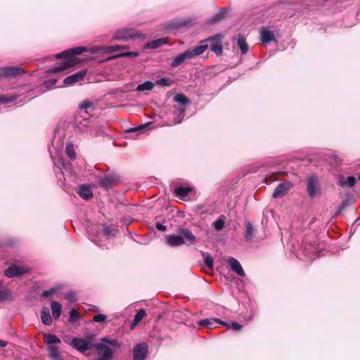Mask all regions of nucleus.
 I'll use <instances>...</instances> for the list:
<instances>
[{"label": "nucleus", "instance_id": "1", "mask_svg": "<svg viewBox=\"0 0 360 360\" xmlns=\"http://www.w3.org/2000/svg\"><path fill=\"white\" fill-rule=\"evenodd\" d=\"M87 51V49L84 46H78L72 49H67L57 55L58 58H67L63 61L60 65L53 68L52 72L54 73L60 72L66 69L74 67L77 65L80 60L74 56L79 55L83 52Z\"/></svg>", "mask_w": 360, "mask_h": 360}, {"label": "nucleus", "instance_id": "2", "mask_svg": "<svg viewBox=\"0 0 360 360\" xmlns=\"http://www.w3.org/2000/svg\"><path fill=\"white\" fill-rule=\"evenodd\" d=\"M223 35L217 34L200 41L201 44L210 42V48L217 56H220L223 51L222 39Z\"/></svg>", "mask_w": 360, "mask_h": 360}, {"label": "nucleus", "instance_id": "3", "mask_svg": "<svg viewBox=\"0 0 360 360\" xmlns=\"http://www.w3.org/2000/svg\"><path fill=\"white\" fill-rule=\"evenodd\" d=\"M142 34L132 28H125L117 30L113 37V39L118 40L127 41L129 39H136L141 37Z\"/></svg>", "mask_w": 360, "mask_h": 360}, {"label": "nucleus", "instance_id": "4", "mask_svg": "<svg viewBox=\"0 0 360 360\" xmlns=\"http://www.w3.org/2000/svg\"><path fill=\"white\" fill-rule=\"evenodd\" d=\"M98 358L96 360H112L113 357V351L108 345L103 343H97L94 345Z\"/></svg>", "mask_w": 360, "mask_h": 360}, {"label": "nucleus", "instance_id": "5", "mask_svg": "<svg viewBox=\"0 0 360 360\" xmlns=\"http://www.w3.org/2000/svg\"><path fill=\"white\" fill-rule=\"evenodd\" d=\"M72 346L81 352H84L88 349L94 347L92 340L91 339L86 340L79 338H75L72 340Z\"/></svg>", "mask_w": 360, "mask_h": 360}, {"label": "nucleus", "instance_id": "6", "mask_svg": "<svg viewBox=\"0 0 360 360\" xmlns=\"http://www.w3.org/2000/svg\"><path fill=\"white\" fill-rule=\"evenodd\" d=\"M86 73L87 70L86 69H82L76 73L65 77L63 80V84L65 86H70L82 82L86 77Z\"/></svg>", "mask_w": 360, "mask_h": 360}, {"label": "nucleus", "instance_id": "7", "mask_svg": "<svg viewBox=\"0 0 360 360\" xmlns=\"http://www.w3.org/2000/svg\"><path fill=\"white\" fill-rule=\"evenodd\" d=\"M25 71L20 67H4L0 68V77L11 79L18 75L24 74Z\"/></svg>", "mask_w": 360, "mask_h": 360}, {"label": "nucleus", "instance_id": "8", "mask_svg": "<svg viewBox=\"0 0 360 360\" xmlns=\"http://www.w3.org/2000/svg\"><path fill=\"white\" fill-rule=\"evenodd\" d=\"M148 347L146 342L137 344L133 349L134 360H144L148 355Z\"/></svg>", "mask_w": 360, "mask_h": 360}, {"label": "nucleus", "instance_id": "9", "mask_svg": "<svg viewBox=\"0 0 360 360\" xmlns=\"http://www.w3.org/2000/svg\"><path fill=\"white\" fill-rule=\"evenodd\" d=\"M28 271V268L22 266L11 265L5 270L4 274L8 278L22 276Z\"/></svg>", "mask_w": 360, "mask_h": 360}, {"label": "nucleus", "instance_id": "10", "mask_svg": "<svg viewBox=\"0 0 360 360\" xmlns=\"http://www.w3.org/2000/svg\"><path fill=\"white\" fill-rule=\"evenodd\" d=\"M292 186V184L290 181H285L279 184L274 191L272 196L274 198H278L284 196L288 190Z\"/></svg>", "mask_w": 360, "mask_h": 360}, {"label": "nucleus", "instance_id": "11", "mask_svg": "<svg viewBox=\"0 0 360 360\" xmlns=\"http://www.w3.org/2000/svg\"><path fill=\"white\" fill-rule=\"evenodd\" d=\"M117 184V179L116 177L110 174H105L99 179L100 186L106 190H108Z\"/></svg>", "mask_w": 360, "mask_h": 360}, {"label": "nucleus", "instance_id": "12", "mask_svg": "<svg viewBox=\"0 0 360 360\" xmlns=\"http://www.w3.org/2000/svg\"><path fill=\"white\" fill-rule=\"evenodd\" d=\"M217 323H219L224 326H229L228 323L218 319H205L198 322L199 326L209 329H212L216 327Z\"/></svg>", "mask_w": 360, "mask_h": 360}, {"label": "nucleus", "instance_id": "13", "mask_svg": "<svg viewBox=\"0 0 360 360\" xmlns=\"http://www.w3.org/2000/svg\"><path fill=\"white\" fill-rule=\"evenodd\" d=\"M318 178L316 176H311L307 179V191L311 198H314L316 194Z\"/></svg>", "mask_w": 360, "mask_h": 360}, {"label": "nucleus", "instance_id": "14", "mask_svg": "<svg viewBox=\"0 0 360 360\" xmlns=\"http://www.w3.org/2000/svg\"><path fill=\"white\" fill-rule=\"evenodd\" d=\"M227 263L231 266V269L236 272L240 276H244L245 275V271L241 266L240 262L233 257H229L227 259Z\"/></svg>", "mask_w": 360, "mask_h": 360}, {"label": "nucleus", "instance_id": "15", "mask_svg": "<svg viewBox=\"0 0 360 360\" xmlns=\"http://www.w3.org/2000/svg\"><path fill=\"white\" fill-rule=\"evenodd\" d=\"M179 233L185 238V243L187 245H193L196 243V238L191 231L188 229H179Z\"/></svg>", "mask_w": 360, "mask_h": 360}, {"label": "nucleus", "instance_id": "16", "mask_svg": "<svg viewBox=\"0 0 360 360\" xmlns=\"http://www.w3.org/2000/svg\"><path fill=\"white\" fill-rule=\"evenodd\" d=\"M77 193L84 200H90L93 198V192L91 187L86 184L79 185Z\"/></svg>", "mask_w": 360, "mask_h": 360}, {"label": "nucleus", "instance_id": "17", "mask_svg": "<svg viewBox=\"0 0 360 360\" xmlns=\"http://www.w3.org/2000/svg\"><path fill=\"white\" fill-rule=\"evenodd\" d=\"M167 243L171 247H177L184 244L185 240L181 236L173 234L167 237Z\"/></svg>", "mask_w": 360, "mask_h": 360}, {"label": "nucleus", "instance_id": "18", "mask_svg": "<svg viewBox=\"0 0 360 360\" xmlns=\"http://www.w3.org/2000/svg\"><path fill=\"white\" fill-rule=\"evenodd\" d=\"M191 53H188V50L185 52L178 55L176 57L174 58L172 62L171 63L172 67H177L182 64L186 60L191 59Z\"/></svg>", "mask_w": 360, "mask_h": 360}, {"label": "nucleus", "instance_id": "19", "mask_svg": "<svg viewBox=\"0 0 360 360\" xmlns=\"http://www.w3.org/2000/svg\"><path fill=\"white\" fill-rule=\"evenodd\" d=\"M189 20L186 19H175L168 23L167 27L171 30H178L179 28L187 26Z\"/></svg>", "mask_w": 360, "mask_h": 360}, {"label": "nucleus", "instance_id": "20", "mask_svg": "<svg viewBox=\"0 0 360 360\" xmlns=\"http://www.w3.org/2000/svg\"><path fill=\"white\" fill-rule=\"evenodd\" d=\"M260 37L261 41L264 44H269L276 39L274 33L264 27H262L260 30Z\"/></svg>", "mask_w": 360, "mask_h": 360}, {"label": "nucleus", "instance_id": "21", "mask_svg": "<svg viewBox=\"0 0 360 360\" xmlns=\"http://www.w3.org/2000/svg\"><path fill=\"white\" fill-rule=\"evenodd\" d=\"M255 232V227L251 221H247L245 223V239L248 241H251L254 237Z\"/></svg>", "mask_w": 360, "mask_h": 360}, {"label": "nucleus", "instance_id": "22", "mask_svg": "<svg viewBox=\"0 0 360 360\" xmlns=\"http://www.w3.org/2000/svg\"><path fill=\"white\" fill-rule=\"evenodd\" d=\"M41 320L42 323L46 326H50L52 323V318L50 315V311L46 307H44L41 309Z\"/></svg>", "mask_w": 360, "mask_h": 360}, {"label": "nucleus", "instance_id": "23", "mask_svg": "<svg viewBox=\"0 0 360 360\" xmlns=\"http://www.w3.org/2000/svg\"><path fill=\"white\" fill-rule=\"evenodd\" d=\"M208 48V44L206 43L201 44L200 46H195L192 49H188V51L191 53V58L200 56Z\"/></svg>", "mask_w": 360, "mask_h": 360}, {"label": "nucleus", "instance_id": "24", "mask_svg": "<svg viewBox=\"0 0 360 360\" xmlns=\"http://www.w3.org/2000/svg\"><path fill=\"white\" fill-rule=\"evenodd\" d=\"M237 46L240 48L242 54H246L249 50V46L246 41L245 37L239 34L236 41Z\"/></svg>", "mask_w": 360, "mask_h": 360}, {"label": "nucleus", "instance_id": "25", "mask_svg": "<svg viewBox=\"0 0 360 360\" xmlns=\"http://www.w3.org/2000/svg\"><path fill=\"white\" fill-rule=\"evenodd\" d=\"M51 308L53 319H58L61 314L62 305L57 301H52Z\"/></svg>", "mask_w": 360, "mask_h": 360}, {"label": "nucleus", "instance_id": "26", "mask_svg": "<svg viewBox=\"0 0 360 360\" xmlns=\"http://www.w3.org/2000/svg\"><path fill=\"white\" fill-rule=\"evenodd\" d=\"M192 191L191 187H178L174 190V194L179 198H184L189 195Z\"/></svg>", "mask_w": 360, "mask_h": 360}, {"label": "nucleus", "instance_id": "27", "mask_svg": "<svg viewBox=\"0 0 360 360\" xmlns=\"http://www.w3.org/2000/svg\"><path fill=\"white\" fill-rule=\"evenodd\" d=\"M44 342L48 346L53 345V344H59L61 342L60 340L53 334H45L44 337Z\"/></svg>", "mask_w": 360, "mask_h": 360}, {"label": "nucleus", "instance_id": "28", "mask_svg": "<svg viewBox=\"0 0 360 360\" xmlns=\"http://www.w3.org/2000/svg\"><path fill=\"white\" fill-rule=\"evenodd\" d=\"M154 83L150 81H146L143 84H139L136 87L138 91H150L154 88Z\"/></svg>", "mask_w": 360, "mask_h": 360}, {"label": "nucleus", "instance_id": "29", "mask_svg": "<svg viewBox=\"0 0 360 360\" xmlns=\"http://www.w3.org/2000/svg\"><path fill=\"white\" fill-rule=\"evenodd\" d=\"M146 315V313L144 309H139L134 316L132 326L138 325Z\"/></svg>", "mask_w": 360, "mask_h": 360}, {"label": "nucleus", "instance_id": "30", "mask_svg": "<svg viewBox=\"0 0 360 360\" xmlns=\"http://www.w3.org/2000/svg\"><path fill=\"white\" fill-rule=\"evenodd\" d=\"M140 55L139 51H127L109 58L108 60L115 59L122 57H138Z\"/></svg>", "mask_w": 360, "mask_h": 360}, {"label": "nucleus", "instance_id": "31", "mask_svg": "<svg viewBox=\"0 0 360 360\" xmlns=\"http://www.w3.org/2000/svg\"><path fill=\"white\" fill-rule=\"evenodd\" d=\"M356 178L353 176H348L345 181H340L339 185L342 187L348 186L349 187H353L356 184Z\"/></svg>", "mask_w": 360, "mask_h": 360}, {"label": "nucleus", "instance_id": "32", "mask_svg": "<svg viewBox=\"0 0 360 360\" xmlns=\"http://www.w3.org/2000/svg\"><path fill=\"white\" fill-rule=\"evenodd\" d=\"M225 14H226V9L221 8V11L212 16L211 19L212 23H217L220 21H221L223 19L225 18Z\"/></svg>", "mask_w": 360, "mask_h": 360}, {"label": "nucleus", "instance_id": "33", "mask_svg": "<svg viewBox=\"0 0 360 360\" xmlns=\"http://www.w3.org/2000/svg\"><path fill=\"white\" fill-rule=\"evenodd\" d=\"M48 351L50 356H51L53 360H58L60 354L57 347L54 345L48 346Z\"/></svg>", "mask_w": 360, "mask_h": 360}, {"label": "nucleus", "instance_id": "34", "mask_svg": "<svg viewBox=\"0 0 360 360\" xmlns=\"http://www.w3.org/2000/svg\"><path fill=\"white\" fill-rule=\"evenodd\" d=\"M166 43V39L163 38L153 40L148 44V47L149 49H157L162 46V44Z\"/></svg>", "mask_w": 360, "mask_h": 360}, {"label": "nucleus", "instance_id": "35", "mask_svg": "<svg viewBox=\"0 0 360 360\" xmlns=\"http://www.w3.org/2000/svg\"><path fill=\"white\" fill-rule=\"evenodd\" d=\"M174 101L176 103L186 105L189 103L188 98L184 94H177L174 97Z\"/></svg>", "mask_w": 360, "mask_h": 360}, {"label": "nucleus", "instance_id": "36", "mask_svg": "<svg viewBox=\"0 0 360 360\" xmlns=\"http://www.w3.org/2000/svg\"><path fill=\"white\" fill-rule=\"evenodd\" d=\"M65 153L71 160L75 159L76 155H75L73 145L72 143H68L66 145Z\"/></svg>", "mask_w": 360, "mask_h": 360}, {"label": "nucleus", "instance_id": "37", "mask_svg": "<svg viewBox=\"0 0 360 360\" xmlns=\"http://www.w3.org/2000/svg\"><path fill=\"white\" fill-rule=\"evenodd\" d=\"M202 255L204 259L205 264L209 269L213 268V258L210 255L205 252H202Z\"/></svg>", "mask_w": 360, "mask_h": 360}, {"label": "nucleus", "instance_id": "38", "mask_svg": "<svg viewBox=\"0 0 360 360\" xmlns=\"http://www.w3.org/2000/svg\"><path fill=\"white\" fill-rule=\"evenodd\" d=\"M281 172H274L271 174L270 176L265 177L264 182L266 184H270L272 182L276 181L278 178V176L281 175Z\"/></svg>", "mask_w": 360, "mask_h": 360}, {"label": "nucleus", "instance_id": "39", "mask_svg": "<svg viewBox=\"0 0 360 360\" xmlns=\"http://www.w3.org/2000/svg\"><path fill=\"white\" fill-rule=\"evenodd\" d=\"M155 84L160 86H170L173 84V82L169 77H163L158 79Z\"/></svg>", "mask_w": 360, "mask_h": 360}, {"label": "nucleus", "instance_id": "40", "mask_svg": "<svg viewBox=\"0 0 360 360\" xmlns=\"http://www.w3.org/2000/svg\"><path fill=\"white\" fill-rule=\"evenodd\" d=\"M108 51H109V46H96L94 47L92 51H91V53H108Z\"/></svg>", "mask_w": 360, "mask_h": 360}, {"label": "nucleus", "instance_id": "41", "mask_svg": "<svg viewBox=\"0 0 360 360\" xmlns=\"http://www.w3.org/2000/svg\"><path fill=\"white\" fill-rule=\"evenodd\" d=\"M79 318V312L76 309H72L70 311L69 321L75 322Z\"/></svg>", "mask_w": 360, "mask_h": 360}, {"label": "nucleus", "instance_id": "42", "mask_svg": "<svg viewBox=\"0 0 360 360\" xmlns=\"http://www.w3.org/2000/svg\"><path fill=\"white\" fill-rule=\"evenodd\" d=\"M213 226L217 231H221L224 226V221L219 218L213 223Z\"/></svg>", "mask_w": 360, "mask_h": 360}, {"label": "nucleus", "instance_id": "43", "mask_svg": "<svg viewBox=\"0 0 360 360\" xmlns=\"http://www.w3.org/2000/svg\"><path fill=\"white\" fill-rule=\"evenodd\" d=\"M11 295V291L8 289H4L3 290H0V301H4L7 300Z\"/></svg>", "mask_w": 360, "mask_h": 360}, {"label": "nucleus", "instance_id": "44", "mask_svg": "<svg viewBox=\"0 0 360 360\" xmlns=\"http://www.w3.org/2000/svg\"><path fill=\"white\" fill-rule=\"evenodd\" d=\"M116 230L113 229L110 226H105L103 230V233L106 236H115Z\"/></svg>", "mask_w": 360, "mask_h": 360}, {"label": "nucleus", "instance_id": "45", "mask_svg": "<svg viewBox=\"0 0 360 360\" xmlns=\"http://www.w3.org/2000/svg\"><path fill=\"white\" fill-rule=\"evenodd\" d=\"M107 316L103 314H98L94 316L93 320L95 322L103 323L106 321Z\"/></svg>", "mask_w": 360, "mask_h": 360}, {"label": "nucleus", "instance_id": "46", "mask_svg": "<svg viewBox=\"0 0 360 360\" xmlns=\"http://www.w3.org/2000/svg\"><path fill=\"white\" fill-rule=\"evenodd\" d=\"M93 107V103L89 100H84L79 104L81 109L87 110Z\"/></svg>", "mask_w": 360, "mask_h": 360}, {"label": "nucleus", "instance_id": "47", "mask_svg": "<svg viewBox=\"0 0 360 360\" xmlns=\"http://www.w3.org/2000/svg\"><path fill=\"white\" fill-rule=\"evenodd\" d=\"M227 328L231 327L235 331H240L243 328V326L236 321H232L231 326H226Z\"/></svg>", "mask_w": 360, "mask_h": 360}, {"label": "nucleus", "instance_id": "48", "mask_svg": "<svg viewBox=\"0 0 360 360\" xmlns=\"http://www.w3.org/2000/svg\"><path fill=\"white\" fill-rule=\"evenodd\" d=\"M55 292H56V289L51 288L48 290L43 291V292L41 293V297L46 298V297H49V296L52 295Z\"/></svg>", "mask_w": 360, "mask_h": 360}, {"label": "nucleus", "instance_id": "49", "mask_svg": "<svg viewBox=\"0 0 360 360\" xmlns=\"http://www.w3.org/2000/svg\"><path fill=\"white\" fill-rule=\"evenodd\" d=\"M148 124H141L137 127L131 128L130 129H129L128 131L133 132V131H143L147 127Z\"/></svg>", "mask_w": 360, "mask_h": 360}, {"label": "nucleus", "instance_id": "50", "mask_svg": "<svg viewBox=\"0 0 360 360\" xmlns=\"http://www.w3.org/2000/svg\"><path fill=\"white\" fill-rule=\"evenodd\" d=\"M13 100V98L11 96H0V103H7L8 102H11Z\"/></svg>", "mask_w": 360, "mask_h": 360}, {"label": "nucleus", "instance_id": "51", "mask_svg": "<svg viewBox=\"0 0 360 360\" xmlns=\"http://www.w3.org/2000/svg\"><path fill=\"white\" fill-rule=\"evenodd\" d=\"M117 51H120V47L119 45L109 46L108 53H112Z\"/></svg>", "mask_w": 360, "mask_h": 360}, {"label": "nucleus", "instance_id": "52", "mask_svg": "<svg viewBox=\"0 0 360 360\" xmlns=\"http://www.w3.org/2000/svg\"><path fill=\"white\" fill-rule=\"evenodd\" d=\"M57 82V79H49V80H46L44 84L47 86H54Z\"/></svg>", "mask_w": 360, "mask_h": 360}, {"label": "nucleus", "instance_id": "53", "mask_svg": "<svg viewBox=\"0 0 360 360\" xmlns=\"http://www.w3.org/2000/svg\"><path fill=\"white\" fill-rule=\"evenodd\" d=\"M155 227L158 230L161 231H165L167 229L166 226L161 224L160 223H156Z\"/></svg>", "mask_w": 360, "mask_h": 360}, {"label": "nucleus", "instance_id": "54", "mask_svg": "<svg viewBox=\"0 0 360 360\" xmlns=\"http://www.w3.org/2000/svg\"><path fill=\"white\" fill-rule=\"evenodd\" d=\"M347 202L345 200L342 201L341 205H340L338 210L337 212V214H340L341 211L347 206Z\"/></svg>", "mask_w": 360, "mask_h": 360}, {"label": "nucleus", "instance_id": "55", "mask_svg": "<svg viewBox=\"0 0 360 360\" xmlns=\"http://www.w3.org/2000/svg\"><path fill=\"white\" fill-rule=\"evenodd\" d=\"M7 345V342L2 340H0V347H4Z\"/></svg>", "mask_w": 360, "mask_h": 360}, {"label": "nucleus", "instance_id": "56", "mask_svg": "<svg viewBox=\"0 0 360 360\" xmlns=\"http://www.w3.org/2000/svg\"><path fill=\"white\" fill-rule=\"evenodd\" d=\"M103 341L109 342L110 345H115V340L110 341V340H108L107 338H103Z\"/></svg>", "mask_w": 360, "mask_h": 360}, {"label": "nucleus", "instance_id": "57", "mask_svg": "<svg viewBox=\"0 0 360 360\" xmlns=\"http://www.w3.org/2000/svg\"><path fill=\"white\" fill-rule=\"evenodd\" d=\"M119 46L120 47V50H124V49H129V46H128L119 45Z\"/></svg>", "mask_w": 360, "mask_h": 360}, {"label": "nucleus", "instance_id": "58", "mask_svg": "<svg viewBox=\"0 0 360 360\" xmlns=\"http://www.w3.org/2000/svg\"><path fill=\"white\" fill-rule=\"evenodd\" d=\"M1 284H2V283H1V281H0V286L1 285Z\"/></svg>", "mask_w": 360, "mask_h": 360}, {"label": "nucleus", "instance_id": "59", "mask_svg": "<svg viewBox=\"0 0 360 360\" xmlns=\"http://www.w3.org/2000/svg\"><path fill=\"white\" fill-rule=\"evenodd\" d=\"M359 179L360 180V174L359 175Z\"/></svg>", "mask_w": 360, "mask_h": 360}]
</instances>
